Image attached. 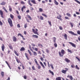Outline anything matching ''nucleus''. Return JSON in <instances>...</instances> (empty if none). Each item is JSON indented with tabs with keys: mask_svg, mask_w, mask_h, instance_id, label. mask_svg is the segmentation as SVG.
<instances>
[{
	"mask_svg": "<svg viewBox=\"0 0 80 80\" xmlns=\"http://www.w3.org/2000/svg\"><path fill=\"white\" fill-rule=\"evenodd\" d=\"M1 48L2 51L4 52V49H5V46L3 44H2V45L1 46Z\"/></svg>",
	"mask_w": 80,
	"mask_h": 80,
	"instance_id": "12",
	"label": "nucleus"
},
{
	"mask_svg": "<svg viewBox=\"0 0 80 80\" xmlns=\"http://www.w3.org/2000/svg\"><path fill=\"white\" fill-rule=\"evenodd\" d=\"M34 50L35 51H38V48H35Z\"/></svg>",
	"mask_w": 80,
	"mask_h": 80,
	"instance_id": "63",
	"label": "nucleus"
},
{
	"mask_svg": "<svg viewBox=\"0 0 80 80\" xmlns=\"http://www.w3.org/2000/svg\"><path fill=\"white\" fill-rule=\"evenodd\" d=\"M64 60L67 62V63H69L70 62V60L68 59V58H65L64 59Z\"/></svg>",
	"mask_w": 80,
	"mask_h": 80,
	"instance_id": "11",
	"label": "nucleus"
},
{
	"mask_svg": "<svg viewBox=\"0 0 80 80\" xmlns=\"http://www.w3.org/2000/svg\"><path fill=\"white\" fill-rule=\"evenodd\" d=\"M33 53V55L34 56H36V55H37V53L36 52H33V51H32Z\"/></svg>",
	"mask_w": 80,
	"mask_h": 80,
	"instance_id": "29",
	"label": "nucleus"
},
{
	"mask_svg": "<svg viewBox=\"0 0 80 80\" xmlns=\"http://www.w3.org/2000/svg\"><path fill=\"white\" fill-rule=\"evenodd\" d=\"M66 15H67V16H68V17H71V14L68 13H66Z\"/></svg>",
	"mask_w": 80,
	"mask_h": 80,
	"instance_id": "26",
	"label": "nucleus"
},
{
	"mask_svg": "<svg viewBox=\"0 0 80 80\" xmlns=\"http://www.w3.org/2000/svg\"><path fill=\"white\" fill-rule=\"evenodd\" d=\"M69 43L70 44V45H71L73 47H76V46L75 45V44L70 42H69Z\"/></svg>",
	"mask_w": 80,
	"mask_h": 80,
	"instance_id": "10",
	"label": "nucleus"
},
{
	"mask_svg": "<svg viewBox=\"0 0 80 80\" xmlns=\"http://www.w3.org/2000/svg\"><path fill=\"white\" fill-rule=\"evenodd\" d=\"M48 23L49 25H50V26H52V23H51V22L48 21Z\"/></svg>",
	"mask_w": 80,
	"mask_h": 80,
	"instance_id": "45",
	"label": "nucleus"
},
{
	"mask_svg": "<svg viewBox=\"0 0 80 80\" xmlns=\"http://www.w3.org/2000/svg\"><path fill=\"white\" fill-rule=\"evenodd\" d=\"M18 18L19 20H20L21 19V16H20V15L18 16Z\"/></svg>",
	"mask_w": 80,
	"mask_h": 80,
	"instance_id": "51",
	"label": "nucleus"
},
{
	"mask_svg": "<svg viewBox=\"0 0 80 80\" xmlns=\"http://www.w3.org/2000/svg\"><path fill=\"white\" fill-rule=\"evenodd\" d=\"M46 52H47V53H49V50H48V49H46Z\"/></svg>",
	"mask_w": 80,
	"mask_h": 80,
	"instance_id": "61",
	"label": "nucleus"
},
{
	"mask_svg": "<svg viewBox=\"0 0 80 80\" xmlns=\"http://www.w3.org/2000/svg\"><path fill=\"white\" fill-rule=\"evenodd\" d=\"M68 33H70L71 34H72V35H75L76 36H77V35H77V34H75V33L74 32H72V31H69Z\"/></svg>",
	"mask_w": 80,
	"mask_h": 80,
	"instance_id": "5",
	"label": "nucleus"
},
{
	"mask_svg": "<svg viewBox=\"0 0 80 80\" xmlns=\"http://www.w3.org/2000/svg\"><path fill=\"white\" fill-rule=\"evenodd\" d=\"M1 76H2V77H3L4 76V72H1Z\"/></svg>",
	"mask_w": 80,
	"mask_h": 80,
	"instance_id": "31",
	"label": "nucleus"
},
{
	"mask_svg": "<svg viewBox=\"0 0 80 80\" xmlns=\"http://www.w3.org/2000/svg\"><path fill=\"white\" fill-rule=\"evenodd\" d=\"M58 53L59 56L62 57L63 56V55L65 54V51L63 49H62L61 50V52L59 51L58 52Z\"/></svg>",
	"mask_w": 80,
	"mask_h": 80,
	"instance_id": "1",
	"label": "nucleus"
},
{
	"mask_svg": "<svg viewBox=\"0 0 80 80\" xmlns=\"http://www.w3.org/2000/svg\"><path fill=\"white\" fill-rule=\"evenodd\" d=\"M75 58H76V59H78V62H80V58H78V57H76Z\"/></svg>",
	"mask_w": 80,
	"mask_h": 80,
	"instance_id": "40",
	"label": "nucleus"
},
{
	"mask_svg": "<svg viewBox=\"0 0 80 80\" xmlns=\"http://www.w3.org/2000/svg\"><path fill=\"white\" fill-rule=\"evenodd\" d=\"M15 59L16 60V61L17 62H18V63H19L20 62V60H19V59L18 60V58H17V56H15Z\"/></svg>",
	"mask_w": 80,
	"mask_h": 80,
	"instance_id": "16",
	"label": "nucleus"
},
{
	"mask_svg": "<svg viewBox=\"0 0 80 80\" xmlns=\"http://www.w3.org/2000/svg\"><path fill=\"white\" fill-rule=\"evenodd\" d=\"M10 17L12 19H13V15L11 14H10Z\"/></svg>",
	"mask_w": 80,
	"mask_h": 80,
	"instance_id": "36",
	"label": "nucleus"
},
{
	"mask_svg": "<svg viewBox=\"0 0 80 80\" xmlns=\"http://www.w3.org/2000/svg\"><path fill=\"white\" fill-rule=\"evenodd\" d=\"M21 4H22V5H24L25 2L23 1H21Z\"/></svg>",
	"mask_w": 80,
	"mask_h": 80,
	"instance_id": "52",
	"label": "nucleus"
},
{
	"mask_svg": "<svg viewBox=\"0 0 80 80\" xmlns=\"http://www.w3.org/2000/svg\"><path fill=\"white\" fill-rule=\"evenodd\" d=\"M49 72L50 73H51L52 75L53 76L54 75V73H53V71H51V70H49Z\"/></svg>",
	"mask_w": 80,
	"mask_h": 80,
	"instance_id": "15",
	"label": "nucleus"
},
{
	"mask_svg": "<svg viewBox=\"0 0 80 80\" xmlns=\"http://www.w3.org/2000/svg\"><path fill=\"white\" fill-rule=\"evenodd\" d=\"M40 64L41 65L42 67V68H45V66H44V65L43 64V63L42 62H40Z\"/></svg>",
	"mask_w": 80,
	"mask_h": 80,
	"instance_id": "18",
	"label": "nucleus"
},
{
	"mask_svg": "<svg viewBox=\"0 0 80 80\" xmlns=\"http://www.w3.org/2000/svg\"><path fill=\"white\" fill-rule=\"evenodd\" d=\"M67 78H69L71 80H73V77H72V76L68 75V76H67Z\"/></svg>",
	"mask_w": 80,
	"mask_h": 80,
	"instance_id": "14",
	"label": "nucleus"
},
{
	"mask_svg": "<svg viewBox=\"0 0 80 80\" xmlns=\"http://www.w3.org/2000/svg\"><path fill=\"white\" fill-rule=\"evenodd\" d=\"M68 70V69L67 68V70H64V69L62 70L61 72L62 73H64V74H66V73H67V71Z\"/></svg>",
	"mask_w": 80,
	"mask_h": 80,
	"instance_id": "9",
	"label": "nucleus"
},
{
	"mask_svg": "<svg viewBox=\"0 0 80 80\" xmlns=\"http://www.w3.org/2000/svg\"><path fill=\"white\" fill-rule=\"evenodd\" d=\"M8 21L10 27H13V23H12V19H11V18H8Z\"/></svg>",
	"mask_w": 80,
	"mask_h": 80,
	"instance_id": "2",
	"label": "nucleus"
},
{
	"mask_svg": "<svg viewBox=\"0 0 80 80\" xmlns=\"http://www.w3.org/2000/svg\"><path fill=\"white\" fill-rule=\"evenodd\" d=\"M5 4V2H2V3H0L1 5H4Z\"/></svg>",
	"mask_w": 80,
	"mask_h": 80,
	"instance_id": "43",
	"label": "nucleus"
},
{
	"mask_svg": "<svg viewBox=\"0 0 80 80\" xmlns=\"http://www.w3.org/2000/svg\"><path fill=\"white\" fill-rule=\"evenodd\" d=\"M75 67L77 70H80V68L78 67V66L77 65H76L75 66Z\"/></svg>",
	"mask_w": 80,
	"mask_h": 80,
	"instance_id": "42",
	"label": "nucleus"
},
{
	"mask_svg": "<svg viewBox=\"0 0 80 80\" xmlns=\"http://www.w3.org/2000/svg\"><path fill=\"white\" fill-rule=\"evenodd\" d=\"M27 24H24V28H27Z\"/></svg>",
	"mask_w": 80,
	"mask_h": 80,
	"instance_id": "55",
	"label": "nucleus"
},
{
	"mask_svg": "<svg viewBox=\"0 0 80 80\" xmlns=\"http://www.w3.org/2000/svg\"><path fill=\"white\" fill-rule=\"evenodd\" d=\"M39 10L40 12H43V9L42 8H39Z\"/></svg>",
	"mask_w": 80,
	"mask_h": 80,
	"instance_id": "38",
	"label": "nucleus"
},
{
	"mask_svg": "<svg viewBox=\"0 0 80 80\" xmlns=\"http://www.w3.org/2000/svg\"><path fill=\"white\" fill-rule=\"evenodd\" d=\"M14 53L16 55H17L18 56H19V55L18 54V53H17V52L15 50L14 51Z\"/></svg>",
	"mask_w": 80,
	"mask_h": 80,
	"instance_id": "30",
	"label": "nucleus"
},
{
	"mask_svg": "<svg viewBox=\"0 0 80 80\" xmlns=\"http://www.w3.org/2000/svg\"><path fill=\"white\" fill-rule=\"evenodd\" d=\"M27 17L30 20H32V18L31 17H30V15H27Z\"/></svg>",
	"mask_w": 80,
	"mask_h": 80,
	"instance_id": "20",
	"label": "nucleus"
},
{
	"mask_svg": "<svg viewBox=\"0 0 80 80\" xmlns=\"http://www.w3.org/2000/svg\"><path fill=\"white\" fill-rule=\"evenodd\" d=\"M54 3L55 5H58V3L57 1H54Z\"/></svg>",
	"mask_w": 80,
	"mask_h": 80,
	"instance_id": "32",
	"label": "nucleus"
},
{
	"mask_svg": "<svg viewBox=\"0 0 80 80\" xmlns=\"http://www.w3.org/2000/svg\"><path fill=\"white\" fill-rule=\"evenodd\" d=\"M50 66L51 67L52 70L54 69V68L53 67V66L52 64H50Z\"/></svg>",
	"mask_w": 80,
	"mask_h": 80,
	"instance_id": "35",
	"label": "nucleus"
},
{
	"mask_svg": "<svg viewBox=\"0 0 80 80\" xmlns=\"http://www.w3.org/2000/svg\"><path fill=\"white\" fill-rule=\"evenodd\" d=\"M38 66V69H40L41 68V66L39 65V64H38V65H37Z\"/></svg>",
	"mask_w": 80,
	"mask_h": 80,
	"instance_id": "49",
	"label": "nucleus"
},
{
	"mask_svg": "<svg viewBox=\"0 0 80 80\" xmlns=\"http://www.w3.org/2000/svg\"><path fill=\"white\" fill-rule=\"evenodd\" d=\"M62 16L60 15H59V16H57V18L61 20V21H62Z\"/></svg>",
	"mask_w": 80,
	"mask_h": 80,
	"instance_id": "7",
	"label": "nucleus"
},
{
	"mask_svg": "<svg viewBox=\"0 0 80 80\" xmlns=\"http://www.w3.org/2000/svg\"><path fill=\"white\" fill-rule=\"evenodd\" d=\"M28 3L29 5H30V6L32 7V3H31V2H30V0H29L28 1Z\"/></svg>",
	"mask_w": 80,
	"mask_h": 80,
	"instance_id": "23",
	"label": "nucleus"
},
{
	"mask_svg": "<svg viewBox=\"0 0 80 80\" xmlns=\"http://www.w3.org/2000/svg\"><path fill=\"white\" fill-rule=\"evenodd\" d=\"M77 33L78 35H80V31L79 30L77 31Z\"/></svg>",
	"mask_w": 80,
	"mask_h": 80,
	"instance_id": "57",
	"label": "nucleus"
},
{
	"mask_svg": "<svg viewBox=\"0 0 80 80\" xmlns=\"http://www.w3.org/2000/svg\"><path fill=\"white\" fill-rule=\"evenodd\" d=\"M24 79H27V76H24Z\"/></svg>",
	"mask_w": 80,
	"mask_h": 80,
	"instance_id": "64",
	"label": "nucleus"
},
{
	"mask_svg": "<svg viewBox=\"0 0 80 80\" xmlns=\"http://www.w3.org/2000/svg\"><path fill=\"white\" fill-rule=\"evenodd\" d=\"M34 61L35 62V63L37 65H38V62H37V59H34Z\"/></svg>",
	"mask_w": 80,
	"mask_h": 80,
	"instance_id": "47",
	"label": "nucleus"
},
{
	"mask_svg": "<svg viewBox=\"0 0 80 80\" xmlns=\"http://www.w3.org/2000/svg\"><path fill=\"white\" fill-rule=\"evenodd\" d=\"M31 2L32 3H33V4H37V3L35 2V0H31Z\"/></svg>",
	"mask_w": 80,
	"mask_h": 80,
	"instance_id": "27",
	"label": "nucleus"
},
{
	"mask_svg": "<svg viewBox=\"0 0 80 80\" xmlns=\"http://www.w3.org/2000/svg\"><path fill=\"white\" fill-rule=\"evenodd\" d=\"M8 47L9 48H10V49H11V50H13V47H12V45H11V44L9 45Z\"/></svg>",
	"mask_w": 80,
	"mask_h": 80,
	"instance_id": "28",
	"label": "nucleus"
},
{
	"mask_svg": "<svg viewBox=\"0 0 80 80\" xmlns=\"http://www.w3.org/2000/svg\"><path fill=\"white\" fill-rule=\"evenodd\" d=\"M59 28L60 30H63V28H62V26H59Z\"/></svg>",
	"mask_w": 80,
	"mask_h": 80,
	"instance_id": "50",
	"label": "nucleus"
},
{
	"mask_svg": "<svg viewBox=\"0 0 80 80\" xmlns=\"http://www.w3.org/2000/svg\"><path fill=\"white\" fill-rule=\"evenodd\" d=\"M53 42H54V47L56 48L57 47V43H55L56 42V38L54 37L53 38Z\"/></svg>",
	"mask_w": 80,
	"mask_h": 80,
	"instance_id": "4",
	"label": "nucleus"
},
{
	"mask_svg": "<svg viewBox=\"0 0 80 80\" xmlns=\"http://www.w3.org/2000/svg\"><path fill=\"white\" fill-rule=\"evenodd\" d=\"M74 1H75V2H77V3L80 5V2L79 1L77 0H74Z\"/></svg>",
	"mask_w": 80,
	"mask_h": 80,
	"instance_id": "33",
	"label": "nucleus"
},
{
	"mask_svg": "<svg viewBox=\"0 0 80 80\" xmlns=\"http://www.w3.org/2000/svg\"><path fill=\"white\" fill-rule=\"evenodd\" d=\"M18 37H19V36H20V37H22V39H23L24 40H25V39L24 38V37H23V35H22V34H21L20 33H18Z\"/></svg>",
	"mask_w": 80,
	"mask_h": 80,
	"instance_id": "8",
	"label": "nucleus"
},
{
	"mask_svg": "<svg viewBox=\"0 0 80 80\" xmlns=\"http://www.w3.org/2000/svg\"><path fill=\"white\" fill-rule=\"evenodd\" d=\"M32 68L33 70H35V67H34V66H33L32 67Z\"/></svg>",
	"mask_w": 80,
	"mask_h": 80,
	"instance_id": "56",
	"label": "nucleus"
},
{
	"mask_svg": "<svg viewBox=\"0 0 80 80\" xmlns=\"http://www.w3.org/2000/svg\"><path fill=\"white\" fill-rule=\"evenodd\" d=\"M9 10L10 12H12V8L10 6H9Z\"/></svg>",
	"mask_w": 80,
	"mask_h": 80,
	"instance_id": "34",
	"label": "nucleus"
},
{
	"mask_svg": "<svg viewBox=\"0 0 80 80\" xmlns=\"http://www.w3.org/2000/svg\"><path fill=\"white\" fill-rule=\"evenodd\" d=\"M29 48L30 50H31L32 52L33 51V50L32 49V48H31V46H29Z\"/></svg>",
	"mask_w": 80,
	"mask_h": 80,
	"instance_id": "54",
	"label": "nucleus"
},
{
	"mask_svg": "<svg viewBox=\"0 0 80 80\" xmlns=\"http://www.w3.org/2000/svg\"><path fill=\"white\" fill-rule=\"evenodd\" d=\"M39 19H40V20H43V17H42V16H40L39 18Z\"/></svg>",
	"mask_w": 80,
	"mask_h": 80,
	"instance_id": "37",
	"label": "nucleus"
},
{
	"mask_svg": "<svg viewBox=\"0 0 80 80\" xmlns=\"http://www.w3.org/2000/svg\"><path fill=\"white\" fill-rule=\"evenodd\" d=\"M64 37L65 40H67V34H64Z\"/></svg>",
	"mask_w": 80,
	"mask_h": 80,
	"instance_id": "22",
	"label": "nucleus"
},
{
	"mask_svg": "<svg viewBox=\"0 0 80 80\" xmlns=\"http://www.w3.org/2000/svg\"><path fill=\"white\" fill-rule=\"evenodd\" d=\"M28 52H29V53L30 54V55L31 56H32V53L31 52H30V50H28Z\"/></svg>",
	"mask_w": 80,
	"mask_h": 80,
	"instance_id": "44",
	"label": "nucleus"
},
{
	"mask_svg": "<svg viewBox=\"0 0 80 80\" xmlns=\"http://www.w3.org/2000/svg\"><path fill=\"white\" fill-rule=\"evenodd\" d=\"M68 52H69L70 53H72V51H71V50H70L69 49H68L67 50Z\"/></svg>",
	"mask_w": 80,
	"mask_h": 80,
	"instance_id": "46",
	"label": "nucleus"
},
{
	"mask_svg": "<svg viewBox=\"0 0 80 80\" xmlns=\"http://www.w3.org/2000/svg\"><path fill=\"white\" fill-rule=\"evenodd\" d=\"M26 8V7H25V6H23L21 8L22 11L23 12V9H24V8Z\"/></svg>",
	"mask_w": 80,
	"mask_h": 80,
	"instance_id": "25",
	"label": "nucleus"
},
{
	"mask_svg": "<svg viewBox=\"0 0 80 80\" xmlns=\"http://www.w3.org/2000/svg\"><path fill=\"white\" fill-rule=\"evenodd\" d=\"M32 37H33L34 38H38V36L37 35H32Z\"/></svg>",
	"mask_w": 80,
	"mask_h": 80,
	"instance_id": "21",
	"label": "nucleus"
},
{
	"mask_svg": "<svg viewBox=\"0 0 80 80\" xmlns=\"http://www.w3.org/2000/svg\"><path fill=\"white\" fill-rule=\"evenodd\" d=\"M70 24L71 25V27H73V25L72 23L70 22Z\"/></svg>",
	"mask_w": 80,
	"mask_h": 80,
	"instance_id": "53",
	"label": "nucleus"
},
{
	"mask_svg": "<svg viewBox=\"0 0 80 80\" xmlns=\"http://www.w3.org/2000/svg\"><path fill=\"white\" fill-rule=\"evenodd\" d=\"M42 16H44L45 17H46V18H47V16L44 13H42Z\"/></svg>",
	"mask_w": 80,
	"mask_h": 80,
	"instance_id": "39",
	"label": "nucleus"
},
{
	"mask_svg": "<svg viewBox=\"0 0 80 80\" xmlns=\"http://www.w3.org/2000/svg\"><path fill=\"white\" fill-rule=\"evenodd\" d=\"M56 80H62L61 79V77H58L56 78Z\"/></svg>",
	"mask_w": 80,
	"mask_h": 80,
	"instance_id": "19",
	"label": "nucleus"
},
{
	"mask_svg": "<svg viewBox=\"0 0 80 80\" xmlns=\"http://www.w3.org/2000/svg\"><path fill=\"white\" fill-rule=\"evenodd\" d=\"M32 32L34 34H36L38 35H39L38 33V29H36V31L35 30V29L32 28Z\"/></svg>",
	"mask_w": 80,
	"mask_h": 80,
	"instance_id": "3",
	"label": "nucleus"
},
{
	"mask_svg": "<svg viewBox=\"0 0 80 80\" xmlns=\"http://www.w3.org/2000/svg\"><path fill=\"white\" fill-rule=\"evenodd\" d=\"M13 40L14 42H17V38L15 36H13Z\"/></svg>",
	"mask_w": 80,
	"mask_h": 80,
	"instance_id": "17",
	"label": "nucleus"
},
{
	"mask_svg": "<svg viewBox=\"0 0 80 80\" xmlns=\"http://www.w3.org/2000/svg\"><path fill=\"white\" fill-rule=\"evenodd\" d=\"M3 9L5 11V12H6L7 13H8V11H7V9H6V8H5L3 7Z\"/></svg>",
	"mask_w": 80,
	"mask_h": 80,
	"instance_id": "41",
	"label": "nucleus"
},
{
	"mask_svg": "<svg viewBox=\"0 0 80 80\" xmlns=\"http://www.w3.org/2000/svg\"><path fill=\"white\" fill-rule=\"evenodd\" d=\"M71 67L72 68H75V66L74 65H71Z\"/></svg>",
	"mask_w": 80,
	"mask_h": 80,
	"instance_id": "58",
	"label": "nucleus"
},
{
	"mask_svg": "<svg viewBox=\"0 0 80 80\" xmlns=\"http://www.w3.org/2000/svg\"><path fill=\"white\" fill-rule=\"evenodd\" d=\"M0 14L1 17L2 18H4V17H3V12L1 10H0Z\"/></svg>",
	"mask_w": 80,
	"mask_h": 80,
	"instance_id": "6",
	"label": "nucleus"
},
{
	"mask_svg": "<svg viewBox=\"0 0 80 80\" xmlns=\"http://www.w3.org/2000/svg\"><path fill=\"white\" fill-rule=\"evenodd\" d=\"M38 47H40V46H41V47H43V45L40 44H38Z\"/></svg>",
	"mask_w": 80,
	"mask_h": 80,
	"instance_id": "48",
	"label": "nucleus"
},
{
	"mask_svg": "<svg viewBox=\"0 0 80 80\" xmlns=\"http://www.w3.org/2000/svg\"><path fill=\"white\" fill-rule=\"evenodd\" d=\"M25 49V48L24 47H22L21 48V49H20V50L21 52H22V51H24Z\"/></svg>",
	"mask_w": 80,
	"mask_h": 80,
	"instance_id": "24",
	"label": "nucleus"
},
{
	"mask_svg": "<svg viewBox=\"0 0 80 80\" xmlns=\"http://www.w3.org/2000/svg\"><path fill=\"white\" fill-rule=\"evenodd\" d=\"M3 25V23H2V21H0V25L1 26H2Z\"/></svg>",
	"mask_w": 80,
	"mask_h": 80,
	"instance_id": "59",
	"label": "nucleus"
},
{
	"mask_svg": "<svg viewBox=\"0 0 80 80\" xmlns=\"http://www.w3.org/2000/svg\"><path fill=\"white\" fill-rule=\"evenodd\" d=\"M25 57H26L27 60H30V58H29V57H28V54H27V53H25Z\"/></svg>",
	"mask_w": 80,
	"mask_h": 80,
	"instance_id": "13",
	"label": "nucleus"
},
{
	"mask_svg": "<svg viewBox=\"0 0 80 80\" xmlns=\"http://www.w3.org/2000/svg\"><path fill=\"white\" fill-rule=\"evenodd\" d=\"M65 18L66 19H67V20H69V18L68 17L65 16Z\"/></svg>",
	"mask_w": 80,
	"mask_h": 80,
	"instance_id": "60",
	"label": "nucleus"
},
{
	"mask_svg": "<svg viewBox=\"0 0 80 80\" xmlns=\"http://www.w3.org/2000/svg\"><path fill=\"white\" fill-rule=\"evenodd\" d=\"M40 59L41 60V61H43L44 60V59L43 58L41 57L40 58Z\"/></svg>",
	"mask_w": 80,
	"mask_h": 80,
	"instance_id": "62",
	"label": "nucleus"
}]
</instances>
